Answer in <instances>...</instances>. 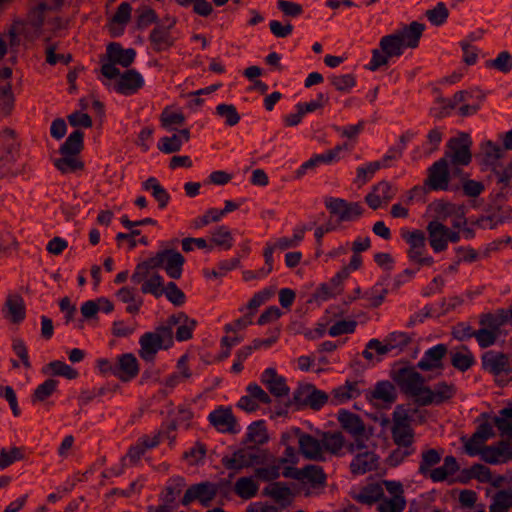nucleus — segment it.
<instances>
[{
	"label": "nucleus",
	"instance_id": "nucleus-1",
	"mask_svg": "<svg viewBox=\"0 0 512 512\" xmlns=\"http://www.w3.org/2000/svg\"><path fill=\"white\" fill-rule=\"evenodd\" d=\"M135 57L134 49H124L119 43L111 42L106 47V53L100 57L101 74L107 79H115L120 75L116 65L128 68Z\"/></svg>",
	"mask_w": 512,
	"mask_h": 512
},
{
	"label": "nucleus",
	"instance_id": "nucleus-2",
	"mask_svg": "<svg viewBox=\"0 0 512 512\" xmlns=\"http://www.w3.org/2000/svg\"><path fill=\"white\" fill-rule=\"evenodd\" d=\"M390 376L403 393L415 397L416 402L419 403V398L423 396L426 386L425 378L416 371L415 367L395 365Z\"/></svg>",
	"mask_w": 512,
	"mask_h": 512
},
{
	"label": "nucleus",
	"instance_id": "nucleus-3",
	"mask_svg": "<svg viewBox=\"0 0 512 512\" xmlns=\"http://www.w3.org/2000/svg\"><path fill=\"white\" fill-rule=\"evenodd\" d=\"M328 401V395L315 388L312 384L300 385L288 400L286 407L296 406L297 408L308 406L313 410H319Z\"/></svg>",
	"mask_w": 512,
	"mask_h": 512
},
{
	"label": "nucleus",
	"instance_id": "nucleus-4",
	"mask_svg": "<svg viewBox=\"0 0 512 512\" xmlns=\"http://www.w3.org/2000/svg\"><path fill=\"white\" fill-rule=\"evenodd\" d=\"M391 434L394 443L400 447L410 448L414 441V432L410 425V418L400 407H397L393 412Z\"/></svg>",
	"mask_w": 512,
	"mask_h": 512
},
{
	"label": "nucleus",
	"instance_id": "nucleus-5",
	"mask_svg": "<svg viewBox=\"0 0 512 512\" xmlns=\"http://www.w3.org/2000/svg\"><path fill=\"white\" fill-rule=\"evenodd\" d=\"M482 368L494 376L512 372V357L497 351H487L481 357Z\"/></svg>",
	"mask_w": 512,
	"mask_h": 512
},
{
	"label": "nucleus",
	"instance_id": "nucleus-6",
	"mask_svg": "<svg viewBox=\"0 0 512 512\" xmlns=\"http://www.w3.org/2000/svg\"><path fill=\"white\" fill-rule=\"evenodd\" d=\"M470 146L469 135L461 133L458 137L449 140L445 157L449 158L453 164L467 165L471 161Z\"/></svg>",
	"mask_w": 512,
	"mask_h": 512
},
{
	"label": "nucleus",
	"instance_id": "nucleus-7",
	"mask_svg": "<svg viewBox=\"0 0 512 512\" xmlns=\"http://www.w3.org/2000/svg\"><path fill=\"white\" fill-rule=\"evenodd\" d=\"M217 493L218 486L212 482L194 484L186 490L182 504L188 505L192 501L198 500L204 507H208Z\"/></svg>",
	"mask_w": 512,
	"mask_h": 512
},
{
	"label": "nucleus",
	"instance_id": "nucleus-8",
	"mask_svg": "<svg viewBox=\"0 0 512 512\" xmlns=\"http://www.w3.org/2000/svg\"><path fill=\"white\" fill-rule=\"evenodd\" d=\"M404 238L410 246L408 256L411 260L415 261L419 265L429 266L433 263V259L431 257H422L423 251L426 247V238L423 231L415 230L408 232L404 235Z\"/></svg>",
	"mask_w": 512,
	"mask_h": 512
},
{
	"label": "nucleus",
	"instance_id": "nucleus-9",
	"mask_svg": "<svg viewBox=\"0 0 512 512\" xmlns=\"http://www.w3.org/2000/svg\"><path fill=\"white\" fill-rule=\"evenodd\" d=\"M450 179L448 160L446 157L435 162L428 170L425 184L433 190H446Z\"/></svg>",
	"mask_w": 512,
	"mask_h": 512
},
{
	"label": "nucleus",
	"instance_id": "nucleus-10",
	"mask_svg": "<svg viewBox=\"0 0 512 512\" xmlns=\"http://www.w3.org/2000/svg\"><path fill=\"white\" fill-rule=\"evenodd\" d=\"M114 89L122 95H133L144 85V79L139 72L134 69L124 71L117 76Z\"/></svg>",
	"mask_w": 512,
	"mask_h": 512
},
{
	"label": "nucleus",
	"instance_id": "nucleus-11",
	"mask_svg": "<svg viewBox=\"0 0 512 512\" xmlns=\"http://www.w3.org/2000/svg\"><path fill=\"white\" fill-rule=\"evenodd\" d=\"M263 459L251 448L239 449L233 453L232 457H225L222 459L223 465L230 470H240L244 467H250L254 464H260Z\"/></svg>",
	"mask_w": 512,
	"mask_h": 512
},
{
	"label": "nucleus",
	"instance_id": "nucleus-12",
	"mask_svg": "<svg viewBox=\"0 0 512 512\" xmlns=\"http://www.w3.org/2000/svg\"><path fill=\"white\" fill-rule=\"evenodd\" d=\"M480 456L489 464L506 463L512 459V445L507 441H500L496 445L484 446Z\"/></svg>",
	"mask_w": 512,
	"mask_h": 512
},
{
	"label": "nucleus",
	"instance_id": "nucleus-13",
	"mask_svg": "<svg viewBox=\"0 0 512 512\" xmlns=\"http://www.w3.org/2000/svg\"><path fill=\"white\" fill-rule=\"evenodd\" d=\"M326 206L332 214L338 216L339 221H351L362 214L359 203H349L340 198L330 199Z\"/></svg>",
	"mask_w": 512,
	"mask_h": 512
},
{
	"label": "nucleus",
	"instance_id": "nucleus-14",
	"mask_svg": "<svg viewBox=\"0 0 512 512\" xmlns=\"http://www.w3.org/2000/svg\"><path fill=\"white\" fill-rule=\"evenodd\" d=\"M455 393V387L452 384L445 382L436 385L435 390H431L426 386L424 394L419 398V404L426 406L432 403L441 404L453 397Z\"/></svg>",
	"mask_w": 512,
	"mask_h": 512
},
{
	"label": "nucleus",
	"instance_id": "nucleus-15",
	"mask_svg": "<svg viewBox=\"0 0 512 512\" xmlns=\"http://www.w3.org/2000/svg\"><path fill=\"white\" fill-rule=\"evenodd\" d=\"M168 252H158L154 257H151L136 266L134 273L131 276V280L138 284L150 276L151 271L155 268L162 267L165 263Z\"/></svg>",
	"mask_w": 512,
	"mask_h": 512
},
{
	"label": "nucleus",
	"instance_id": "nucleus-16",
	"mask_svg": "<svg viewBox=\"0 0 512 512\" xmlns=\"http://www.w3.org/2000/svg\"><path fill=\"white\" fill-rule=\"evenodd\" d=\"M261 381L275 397H284L289 394L290 389L286 385L285 378L278 375L274 368H267L262 374Z\"/></svg>",
	"mask_w": 512,
	"mask_h": 512
},
{
	"label": "nucleus",
	"instance_id": "nucleus-17",
	"mask_svg": "<svg viewBox=\"0 0 512 512\" xmlns=\"http://www.w3.org/2000/svg\"><path fill=\"white\" fill-rule=\"evenodd\" d=\"M211 424L220 432L235 433L236 418L230 408H218L210 413Z\"/></svg>",
	"mask_w": 512,
	"mask_h": 512
},
{
	"label": "nucleus",
	"instance_id": "nucleus-18",
	"mask_svg": "<svg viewBox=\"0 0 512 512\" xmlns=\"http://www.w3.org/2000/svg\"><path fill=\"white\" fill-rule=\"evenodd\" d=\"M447 228L437 220L428 223V239L430 246L435 252H441L447 248Z\"/></svg>",
	"mask_w": 512,
	"mask_h": 512
},
{
	"label": "nucleus",
	"instance_id": "nucleus-19",
	"mask_svg": "<svg viewBox=\"0 0 512 512\" xmlns=\"http://www.w3.org/2000/svg\"><path fill=\"white\" fill-rule=\"evenodd\" d=\"M294 478L310 483L313 488H323L326 483V475L323 469L317 465H307L302 469L296 470Z\"/></svg>",
	"mask_w": 512,
	"mask_h": 512
},
{
	"label": "nucleus",
	"instance_id": "nucleus-20",
	"mask_svg": "<svg viewBox=\"0 0 512 512\" xmlns=\"http://www.w3.org/2000/svg\"><path fill=\"white\" fill-rule=\"evenodd\" d=\"M378 457L370 451L357 454L350 463L351 473L362 475L377 468Z\"/></svg>",
	"mask_w": 512,
	"mask_h": 512
},
{
	"label": "nucleus",
	"instance_id": "nucleus-21",
	"mask_svg": "<svg viewBox=\"0 0 512 512\" xmlns=\"http://www.w3.org/2000/svg\"><path fill=\"white\" fill-rule=\"evenodd\" d=\"M446 353L447 347L444 344H438L425 353V357L418 363L417 367L424 371L441 369L443 367L442 358Z\"/></svg>",
	"mask_w": 512,
	"mask_h": 512
},
{
	"label": "nucleus",
	"instance_id": "nucleus-22",
	"mask_svg": "<svg viewBox=\"0 0 512 512\" xmlns=\"http://www.w3.org/2000/svg\"><path fill=\"white\" fill-rule=\"evenodd\" d=\"M338 421L341 427L354 437L362 436L365 432V424L357 414L341 410L338 414Z\"/></svg>",
	"mask_w": 512,
	"mask_h": 512
},
{
	"label": "nucleus",
	"instance_id": "nucleus-23",
	"mask_svg": "<svg viewBox=\"0 0 512 512\" xmlns=\"http://www.w3.org/2000/svg\"><path fill=\"white\" fill-rule=\"evenodd\" d=\"M263 494L273 498L281 508L290 506L293 501V493L291 489L280 482H275L267 486L264 489Z\"/></svg>",
	"mask_w": 512,
	"mask_h": 512
},
{
	"label": "nucleus",
	"instance_id": "nucleus-24",
	"mask_svg": "<svg viewBox=\"0 0 512 512\" xmlns=\"http://www.w3.org/2000/svg\"><path fill=\"white\" fill-rule=\"evenodd\" d=\"M367 397L370 400H378L389 406L396 401L397 391L390 381H381L375 385V388Z\"/></svg>",
	"mask_w": 512,
	"mask_h": 512
},
{
	"label": "nucleus",
	"instance_id": "nucleus-25",
	"mask_svg": "<svg viewBox=\"0 0 512 512\" xmlns=\"http://www.w3.org/2000/svg\"><path fill=\"white\" fill-rule=\"evenodd\" d=\"M396 337L401 338V344H409L411 341V338L403 332H393L389 335V337L386 340V343H382L377 339H372L367 343V349H373L376 351L379 355H385L386 353L390 352L391 350L395 349L396 343Z\"/></svg>",
	"mask_w": 512,
	"mask_h": 512
},
{
	"label": "nucleus",
	"instance_id": "nucleus-26",
	"mask_svg": "<svg viewBox=\"0 0 512 512\" xmlns=\"http://www.w3.org/2000/svg\"><path fill=\"white\" fill-rule=\"evenodd\" d=\"M139 342L141 346L139 355L146 361H152L158 350L164 348L158 336H156V334H152L151 332L143 334Z\"/></svg>",
	"mask_w": 512,
	"mask_h": 512
},
{
	"label": "nucleus",
	"instance_id": "nucleus-27",
	"mask_svg": "<svg viewBox=\"0 0 512 512\" xmlns=\"http://www.w3.org/2000/svg\"><path fill=\"white\" fill-rule=\"evenodd\" d=\"M424 31V25L418 22H412L409 26L395 34L401 39L403 47L416 48Z\"/></svg>",
	"mask_w": 512,
	"mask_h": 512
},
{
	"label": "nucleus",
	"instance_id": "nucleus-28",
	"mask_svg": "<svg viewBox=\"0 0 512 512\" xmlns=\"http://www.w3.org/2000/svg\"><path fill=\"white\" fill-rule=\"evenodd\" d=\"M509 320V313L498 310L495 313H485L479 317V325L501 335V327Z\"/></svg>",
	"mask_w": 512,
	"mask_h": 512
},
{
	"label": "nucleus",
	"instance_id": "nucleus-29",
	"mask_svg": "<svg viewBox=\"0 0 512 512\" xmlns=\"http://www.w3.org/2000/svg\"><path fill=\"white\" fill-rule=\"evenodd\" d=\"M118 377L122 381H129L139 372L138 362L133 354H123L118 359Z\"/></svg>",
	"mask_w": 512,
	"mask_h": 512
},
{
	"label": "nucleus",
	"instance_id": "nucleus-30",
	"mask_svg": "<svg viewBox=\"0 0 512 512\" xmlns=\"http://www.w3.org/2000/svg\"><path fill=\"white\" fill-rule=\"evenodd\" d=\"M299 449L301 453L311 460L322 459V447L320 442L308 434H301L299 436Z\"/></svg>",
	"mask_w": 512,
	"mask_h": 512
},
{
	"label": "nucleus",
	"instance_id": "nucleus-31",
	"mask_svg": "<svg viewBox=\"0 0 512 512\" xmlns=\"http://www.w3.org/2000/svg\"><path fill=\"white\" fill-rule=\"evenodd\" d=\"M50 10H52V7L44 2L39 3L36 7L31 9L27 17V33L30 29H33L35 36H38L43 25L45 15Z\"/></svg>",
	"mask_w": 512,
	"mask_h": 512
},
{
	"label": "nucleus",
	"instance_id": "nucleus-32",
	"mask_svg": "<svg viewBox=\"0 0 512 512\" xmlns=\"http://www.w3.org/2000/svg\"><path fill=\"white\" fill-rule=\"evenodd\" d=\"M149 39L153 46V49L157 52L167 50L173 45V40L170 36L169 27H155L152 30Z\"/></svg>",
	"mask_w": 512,
	"mask_h": 512
},
{
	"label": "nucleus",
	"instance_id": "nucleus-33",
	"mask_svg": "<svg viewBox=\"0 0 512 512\" xmlns=\"http://www.w3.org/2000/svg\"><path fill=\"white\" fill-rule=\"evenodd\" d=\"M459 470V465L456 458L447 456L444 459V464L440 467L432 469L429 473V478L434 482L444 481L449 475H453Z\"/></svg>",
	"mask_w": 512,
	"mask_h": 512
},
{
	"label": "nucleus",
	"instance_id": "nucleus-34",
	"mask_svg": "<svg viewBox=\"0 0 512 512\" xmlns=\"http://www.w3.org/2000/svg\"><path fill=\"white\" fill-rule=\"evenodd\" d=\"M83 137L84 134L80 130L72 132L61 145L59 149L60 154L78 156L83 149Z\"/></svg>",
	"mask_w": 512,
	"mask_h": 512
},
{
	"label": "nucleus",
	"instance_id": "nucleus-35",
	"mask_svg": "<svg viewBox=\"0 0 512 512\" xmlns=\"http://www.w3.org/2000/svg\"><path fill=\"white\" fill-rule=\"evenodd\" d=\"M164 252H168L165 259V270L167 274L173 279L180 278L182 274V266L185 261L184 257L174 250H164Z\"/></svg>",
	"mask_w": 512,
	"mask_h": 512
},
{
	"label": "nucleus",
	"instance_id": "nucleus-36",
	"mask_svg": "<svg viewBox=\"0 0 512 512\" xmlns=\"http://www.w3.org/2000/svg\"><path fill=\"white\" fill-rule=\"evenodd\" d=\"M258 489L259 486L252 477H240L234 484V492L245 500L253 498Z\"/></svg>",
	"mask_w": 512,
	"mask_h": 512
},
{
	"label": "nucleus",
	"instance_id": "nucleus-37",
	"mask_svg": "<svg viewBox=\"0 0 512 512\" xmlns=\"http://www.w3.org/2000/svg\"><path fill=\"white\" fill-rule=\"evenodd\" d=\"M269 439L266 427L263 421H256L249 425L245 443L253 445H262Z\"/></svg>",
	"mask_w": 512,
	"mask_h": 512
},
{
	"label": "nucleus",
	"instance_id": "nucleus-38",
	"mask_svg": "<svg viewBox=\"0 0 512 512\" xmlns=\"http://www.w3.org/2000/svg\"><path fill=\"white\" fill-rule=\"evenodd\" d=\"M54 166L63 174L73 173L84 169V163L78 156L62 155L54 161Z\"/></svg>",
	"mask_w": 512,
	"mask_h": 512
},
{
	"label": "nucleus",
	"instance_id": "nucleus-39",
	"mask_svg": "<svg viewBox=\"0 0 512 512\" xmlns=\"http://www.w3.org/2000/svg\"><path fill=\"white\" fill-rule=\"evenodd\" d=\"M380 48L382 52L386 53L390 58L401 56L403 53L401 39L395 33L382 37L380 40Z\"/></svg>",
	"mask_w": 512,
	"mask_h": 512
},
{
	"label": "nucleus",
	"instance_id": "nucleus-40",
	"mask_svg": "<svg viewBox=\"0 0 512 512\" xmlns=\"http://www.w3.org/2000/svg\"><path fill=\"white\" fill-rule=\"evenodd\" d=\"M118 298L127 303L126 311L130 314H137L143 303L142 299H136L135 291L132 288L123 287L117 292Z\"/></svg>",
	"mask_w": 512,
	"mask_h": 512
},
{
	"label": "nucleus",
	"instance_id": "nucleus-41",
	"mask_svg": "<svg viewBox=\"0 0 512 512\" xmlns=\"http://www.w3.org/2000/svg\"><path fill=\"white\" fill-rule=\"evenodd\" d=\"M333 400L337 403H343L349 399L356 398L360 395L358 382L347 381L344 386L336 388L332 391Z\"/></svg>",
	"mask_w": 512,
	"mask_h": 512
},
{
	"label": "nucleus",
	"instance_id": "nucleus-42",
	"mask_svg": "<svg viewBox=\"0 0 512 512\" xmlns=\"http://www.w3.org/2000/svg\"><path fill=\"white\" fill-rule=\"evenodd\" d=\"M382 496V487L377 483H373L364 487L356 496V499L361 503L371 505L377 501H380Z\"/></svg>",
	"mask_w": 512,
	"mask_h": 512
},
{
	"label": "nucleus",
	"instance_id": "nucleus-43",
	"mask_svg": "<svg viewBox=\"0 0 512 512\" xmlns=\"http://www.w3.org/2000/svg\"><path fill=\"white\" fill-rule=\"evenodd\" d=\"M405 506L404 496L394 495V497H382L377 509L379 512H402Z\"/></svg>",
	"mask_w": 512,
	"mask_h": 512
},
{
	"label": "nucleus",
	"instance_id": "nucleus-44",
	"mask_svg": "<svg viewBox=\"0 0 512 512\" xmlns=\"http://www.w3.org/2000/svg\"><path fill=\"white\" fill-rule=\"evenodd\" d=\"M512 507V492L507 490L498 491L493 496V502L489 507V512H508Z\"/></svg>",
	"mask_w": 512,
	"mask_h": 512
},
{
	"label": "nucleus",
	"instance_id": "nucleus-45",
	"mask_svg": "<svg viewBox=\"0 0 512 512\" xmlns=\"http://www.w3.org/2000/svg\"><path fill=\"white\" fill-rule=\"evenodd\" d=\"M15 97L12 92V85L7 82L0 85V110L4 115H10L14 107Z\"/></svg>",
	"mask_w": 512,
	"mask_h": 512
},
{
	"label": "nucleus",
	"instance_id": "nucleus-46",
	"mask_svg": "<svg viewBox=\"0 0 512 512\" xmlns=\"http://www.w3.org/2000/svg\"><path fill=\"white\" fill-rule=\"evenodd\" d=\"M441 461V454L435 449H429L422 453V458L419 466V473L428 476L432 471L431 467Z\"/></svg>",
	"mask_w": 512,
	"mask_h": 512
},
{
	"label": "nucleus",
	"instance_id": "nucleus-47",
	"mask_svg": "<svg viewBox=\"0 0 512 512\" xmlns=\"http://www.w3.org/2000/svg\"><path fill=\"white\" fill-rule=\"evenodd\" d=\"M6 307L8 308V311L12 316V321L14 323H18L24 319L25 307L23 299L20 296L15 295L8 297L6 300Z\"/></svg>",
	"mask_w": 512,
	"mask_h": 512
},
{
	"label": "nucleus",
	"instance_id": "nucleus-48",
	"mask_svg": "<svg viewBox=\"0 0 512 512\" xmlns=\"http://www.w3.org/2000/svg\"><path fill=\"white\" fill-rule=\"evenodd\" d=\"M142 287L141 291L142 293H151L152 295L159 297L163 294V284H162V277L157 274L153 273L150 274L149 277H147L145 280L142 281Z\"/></svg>",
	"mask_w": 512,
	"mask_h": 512
},
{
	"label": "nucleus",
	"instance_id": "nucleus-49",
	"mask_svg": "<svg viewBox=\"0 0 512 512\" xmlns=\"http://www.w3.org/2000/svg\"><path fill=\"white\" fill-rule=\"evenodd\" d=\"M500 334L488 330L484 327H481L478 330H475L474 338L476 339L478 345L481 348H488L496 343Z\"/></svg>",
	"mask_w": 512,
	"mask_h": 512
},
{
	"label": "nucleus",
	"instance_id": "nucleus-50",
	"mask_svg": "<svg viewBox=\"0 0 512 512\" xmlns=\"http://www.w3.org/2000/svg\"><path fill=\"white\" fill-rule=\"evenodd\" d=\"M47 369L54 376H63L67 379H75L78 375L77 371L62 361H53L47 365Z\"/></svg>",
	"mask_w": 512,
	"mask_h": 512
},
{
	"label": "nucleus",
	"instance_id": "nucleus-51",
	"mask_svg": "<svg viewBox=\"0 0 512 512\" xmlns=\"http://www.w3.org/2000/svg\"><path fill=\"white\" fill-rule=\"evenodd\" d=\"M322 442L327 451L335 454L343 447L344 437L340 432L325 433Z\"/></svg>",
	"mask_w": 512,
	"mask_h": 512
},
{
	"label": "nucleus",
	"instance_id": "nucleus-52",
	"mask_svg": "<svg viewBox=\"0 0 512 512\" xmlns=\"http://www.w3.org/2000/svg\"><path fill=\"white\" fill-rule=\"evenodd\" d=\"M20 448L13 447L10 450L2 449L0 451V468L4 469L13 464L15 461L23 459Z\"/></svg>",
	"mask_w": 512,
	"mask_h": 512
},
{
	"label": "nucleus",
	"instance_id": "nucleus-53",
	"mask_svg": "<svg viewBox=\"0 0 512 512\" xmlns=\"http://www.w3.org/2000/svg\"><path fill=\"white\" fill-rule=\"evenodd\" d=\"M488 65L503 73H508L512 69V56L506 52H501L494 60H491Z\"/></svg>",
	"mask_w": 512,
	"mask_h": 512
},
{
	"label": "nucleus",
	"instance_id": "nucleus-54",
	"mask_svg": "<svg viewBox=\"0 0 512 512\" xmlns=\"http://www.w3.org/2000/svg\"><path fill=\"white\" fill-rule=\"evenodd\" d=\"M448 14V9L443 3H438L435 8L426 11L427 18L434 25H441L444 23Z\"/></svg>",
	"mask_w": 512,
	"mask_h": 512
},
{
	"label": "nucleus",
	"instance_id": "nucleus-55",
	"mask_svg": "<svg viewBox=\"0 0 512 512\" xmlns=\"http://www.w3.org/2000/svg\"><path fill=\"white\" fill-rule=\"evenodd\" d=\"M216 110L220 116L226 118V123L230 126L236 125L240 120V116L233 105L220 104Z\"/></svg>",
	"mask_w": 512,
	"mask_h": 512
},
{
	"label": "nucleus",
	"instance_id": "nucleus-56",
	"mask_svg": "<svg viewBox=\"0 0 512 512\" xmlns=\"http://www.w3.org/2000/svg\"><path fill=\"white\" fill-rule=\"evenodd\" d=\"M461 440L464 442V451L468 455H481L484 442L480 438H477L475 434H473L469 439L462 437Z\"/></svg>",
	"mask_w": 512,
	"mask_h": 512
},
{
	"label": "nucleus",
	"instance_id": "nucleus-57",
	"mask_svg": "<svg viewBox=\"0 0 512 512\" xmlns=\"http://www.w3.org/2000/svg\"><path fill=\"white\" fill-rule=\"evenodd\" d=\"M163 293H165L168 300L174 305L179 306L184 303L185 295L174 282H169L166 287H164Z\"/></svg>",
	"mask_w": 512,
	"mask_h": 512
},
{
	"label": "nucleus",
	"instance_id": "nucleus-58",
	"mask_svg": "<svg viewBox=\"0 0 512 512\" xmlns=\"http://www.w3.org/2000/svg\"><path fill=\"white\" fill-rule=\"evenodd\" d=\"M57 381L53 379L46 380L43 384L39 385L34 391V398L38 401H44L56 389Z\"/></svg>",
	"mask_w": 512,
	"mask_h": 512
},
{
	"label": "nucleus",
	"instance_id": "nucleus-59",
	"mask_svg": "<svg viewBox=\"0 0 512 512\" xmlns=\"http://www.w3.org/2000/svg\"><path fill=\"white\" fill-rule=\"evenodd\" d=\"M232 236L231 233L226 230L224 227L218 228L213 234L211 238V242L217 246L224 247L225 249H229L231 247Z\"/></svg>",
	"mask_w": 512,
	"mask_h": 512
},
{
	"label": "nucleus",
	"instance_id": "nucleus-60",
	"mask_svg": "<svg viewBox=\"0 0 512 512\" xmlns=\"http://www.w3.org/2000/svg\"><path fill=\"white\" fill-rule=\"evenodd\" d=\"M356 325H357V323L354 320L338 321L330 327L329 334L331 336H339V335L346 334V333H352V332H354Z\"/></svg>",
	"mask_w": 512,
	"mask_h": 512
},
{
	"label": "nucleus",
	"instance_id": "nucleus-61",
	"mask_svg": "<svg viewBox=\"0 0 512 512\" xmlns=\"http://www.w3.org/2000/svg\"><path fill=\"white\" fill-rule=\"evenodd\" d=\"M332 84L338 91L343 92L353 88L356 84V80L353 75L346 74L334 77Z\"/></svg>",
	"mask_w": 512,
	"mask_h": 512
},
{
	"label": "nucleus",
	"instance_id": "nucleus-62",
	"mask_svg": "<svg viewBox=\"0 0 512 512\" xmlns=\"http://www.w3.org/2000/svg\"><path fill=\"white\" fill-rule=\"evenodd\" d=\"M473 361L474 360L471 355H466L459 352L452 354L451 358L452 365L460 371L468 370L472 366Z\"/></svg>",
	"mask_w": 512,
	"mask_h": 512
},
{
	"label": "nucleus",
	"instance_id": "nucleus-63",
	"mask_svg": "<svg viewBox=\"0 0 512 512\" xmlns=\"http://www.w3.org/2000/svg\"><path fill=\"white\" fill-rule=\"evenodd\" d=\"M182 140L177 134H174L172 137H165L162 139V146L160 150L164 153H174L181 149Z\"/></svg>",
	"mask_w": 512,
	"mask_h": 512
},
{
	"label": "nucleus",
	"instance_id": "nucleus-64",
	"mask_svg": "<svg viewBox=\"0 0 512 512\" xmlns=\"http://www.w3.org/2000/svg\"><path fill=\"white\" fill-rule=\"evenodd\" d=\"M502 157V150L499 146L492 142H487L485 147V162L491 166L497 164V161Z\"/></svg>",
	"mask_w": 512,
	"mask_h": 512
}]
</instances>
